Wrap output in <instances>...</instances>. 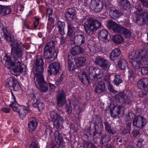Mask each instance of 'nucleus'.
<instances>
[{"label":"nucleus","instance_id":"47","mask_svg":"<svg viewBox=\"0 0 148 148\" xmlns=\"http://www.w3.org/2000/svg\"><path fill=\"white\" fill-rule=\"evenodd\" d=\"M122 82V80L121 79L119 75H115V78L113 81V83L118 85L121 84Z\"/></svg>","mask_w":148,"mask_h":148},{"label":"nucleus","instance_id":"58","mask_svg":"<svg viewBox=\"0 0 148 148\" xmlns=\"http://www.w3.org/2000/svg\"><path fill=\"white\" fill-rule=\"evenodd\" d=\"M66 110L69 113H71L72 112V107L71 106L70 102H69V105L67 104L66 105Z\"/></svg>","mask_w":148,"mask_h":148},{"label":"nucleus","instance_id":"54","mask_svg":"<svg viewBox=\"0 0 148 148\" xmlns=\"http://www.w3.org/2000/svg\"><path fill=\"white\" fill-rule=\"evenodd\" d=\"M97 68H95L93 66H91L87 69L88 71H89V73L90 74L92 75L95 73V70Z\"/></svg>","mask_w":148,"mask_h":148},{"label":"nucleus","instance_id":"55","mask_svg":"<svg viewBox=\"0 0 148 148\" xmlns=\"http://www.w3.org/2000/svg\"><path fill=\"white\" fill-rule=\"evenodd\" d=\"M58 27V29H64L65 23L61 21H59L57 23Z\"/></svg>","mask_w":148,"mask_h":148},{"label":"nucleus","instance_id":"24","mask_svg":"<svg viewBox=\"0 0 148 148\" xmlns=\"http://www.w3.org/2000/svg\"><path fill=\"white\" fill-rule=\"evenodd\" d=\"M80 80L85 85H88L89 84V79L85 72H81L78 74Z\"/></svg>","mask_w":148,"mask_h":148},{"label":"nucleus","instance_id":"18","mask_svg":"<svg viewBox=\"0 0 148 148\" xmlns=\"http://www.w3.org/2000/svg\"><path fill=\"white\" fill-rule=\"evenodd\" d=\"M57 100L59 106H61L65 104L66 101L65 92L63 90H62L57 94Z\"/></svg>","mask_w":148,"mask_h":148},{"label":"nucleus","instance_id":"51","mask_svg":"<svg viewBox=\"0 0 148 148\" xmlns=\"http://www.w3.org/2000/svg\"><path fill=\"white\" fill-rule=\"evenodd\" d=\"M14 82V84L12 87L13 88L15 91H18L20 88V86L17 80H15Z\"/></svg>","mask_w":148,"mask_h":148},{"label":"nucleus","instance_id":"2","mask_svg":"<svg viewBox=\"0 0 148 148\" xmlns=\"http://www.w3.org/2000/svg\"><path fill=\"white\" fill-rule=\"evenodd\" d=\"M101 26V23L98 20L93 18L87 19L84 25L85 32L90 35L94 34Z\"/></svg>","mask_w":148,"mask_h":148},{"label":"nucleus","instance_id":"19","mask_svg":"<svg viewBox=\"0 0 148 148\" xmlns=\"http://www.w3.org/2000/svg\"><path fill=\"white\" fill-rule=\"evenodd\" d=\"M106 90V86L103 81L97 82L95 84V93H101L104 92Z\"/></svg>","mask_w":148,"mask_h":148},{"label":"nucleus","instance_id":"23","mask_svg":"<svg viewBox=\"0 0 148 148\" xmlns=\"http://www.w3.org/2000/svg\"><path fill=\"white\" fill-rule=\"evenodd\" d=\"M109 14L110 16L114 19L118 18L121 15V12L113 7L110 8Z\"/></svg>","mask_w":148,"mask_h":148},{"label":"nucleus","instance_id":"12","mask_svg":"<svg viewBox=\"0 0 148 148\" xmlns=\"http://www.w3.org/2000/svg\"><path fill=\"white\" fill-rule=\"evenodd\" d=\"M58 53L56 51H53L50 50L44 49L43 56L44 58L49 62L55 60L57 56Z\"/></svg>","mask_w":148,"mask_h":148},{"label":"nucleus","instance_id":"62","mask_svg":"<svg viewBox=\"0 0 148 148\" xmlns=\"http://www.w3.org/2000/svg\"><path fill=\"white\" fill-rule=\"evenodd\" d=\"M131 130L125 127V128L122 131V133L125 134L129 133Z\"/></svg>","mask_w":148,"mask_h":148},{"label":"nucleus","instance_id":"44","mask_svg":"<svg viewBox=\"0 0 148 148\" xmlns=\"http://www.w3.org/2000/svg\"><path fill=\"white\" fill-rule=\"evenodd\" d=\"M15 80H16L14 78H11L10 79H8L6 82V86L9 87H12L14 84V82Z\"/></svg>","mask_w":148,"mask_h":148},{"label":"nucleus","instance_id":"63","mask_svg":"<svg viewBox=\"0 0 148 148\" xmlns=\"http://www.w3.org/2000/svg\"><path fill=\"white\" fill-rule=\"evenodd\" d=\"M147 94V92L145 90L140 91L139 92V95L140 97H143Z\"/></svg>","mask_w":148,"mask_h":148},{"label":"nucleus","instance_id":"4","mask_svg":"<svg viewBox=\"0 0 148 148\" xmlns=\"http://www.w3.org/2000/svg\"><path fill=\"white\" fill-rule=\"evenodd\" d=\"M43 72L40 70L35 71L34 72V82L36 85V83H37L41 91L45 92L48 90V86L44 80L43 75Z\"/></svg>","mask_w":148,"mask_h":148},{"label":"nucleus","instance_id":"49","mask_svg":"<svg viewBox=\"0 0 148 148\" xmlns=\"http://www.w3.org/2000/svg\"><path fill=\"white\" fill-rule=\"evenodd\" d=\"M119 67L122 70H124L127 67V62L125 60H123L119 64Z\"/></svg>","mask_w":148,"mask_h":148},{"label":"nucleus","instance_id":"26","mask_svg":"<svg viewBox=\"0 0 148 148\" xmlns=\"http://www.w3.org/2000/svg\"><path fill=\"white\" fill-rule=\"evenodd\" d=\"M32 120L28 124V128L29 131L32 132L36 129L38 125V122L35 118L32 117Z\"/></svg>","mask_w":148,"mask_h":148},{"label":"nucleus","instance_id":"20","mask_svg":"<svg viewBox=\"0 0 148 148\" xmlns=\"http://www.w3.org/2000/svg\"><path fill=\"white\" fill-rule=\"evenodd\" d=\"M44 64V62L42 57L41 56H38L35 62L36 71L40 70L43 71Z\"/></svg>","mask_w":148,"mask_h":148},{"label":"nucleus","instance_id":"39","mask_svg":"<svg viewBox=\"0 0 148 148\" xmlns=\"http://www.w3.org/2000/svg\"><path fill=\"white\" fill-rule=\"evenodd\" d=\"M104 80L106 82H108L107 85L108 90L112 93H116L117 92L116 91L114 90L112 85L110 84L111 82H110V79L109 77H108L107 78H104Z\"/></svg>","mask_w":148,"mask_h":148},{"label":"nucleus","instance_id":"57","mask_svg":"<svg viewBox=\"0 0 148 148\" xmlns=\"http://www.w3.org/2000/svg\"><path fill=\"white\" fill-rule=\"evenodd\" d=\"M52 12V10L50 9H48L47 10V16H48L49 19L51 18V15Z\"/></svg>","mask_w":148,"mask_h":148},{"label":"nucleus","instance_id":"11","mask_svg":"<svg viewBox=\"0 0 148 148\" xmlns=\"http://www.w3.org/2000/svg\"><path fill=\"white\" fill-rule=\"evenodd\" d=\"M12 47L11 53L14 57L16 58H21L23 54V51L19 44L16 42L10 45Z\"/></svg>","mask_w":148,"mask_h":148},{"label":"nucleus","instance_id":"33","mask_svg":"<svg viewBox=\"0 0 148 148\" xmlns=\"http://www.w3.org/2000/svg\"><path fill=\"white\" fill-rule=\"evenodd\" d=\"M3 60L5 61V65L8 68H10L11 65L14 63L9 56L8 55H5L3 58Z\"/></svg>","mask_w":148,"mask_h":148},{"label":"nucleus","instance_id":"32","mask_svg":"<svg viewBox=\"0 0 148 148\" xmlns=\"http://www.w3.org/2000/svg\"><path fill=\"white\" fill-rule=\"evenodd\" d=\"M123 37L120 35L114 36L112 38V40L113 42L117 44H120L123 41Z\"/></svg>","mask_w":148,"mask_h":148},{"label":"nucleus","instance_id":"38","mask_svg":"<svg viewBox=\"0 0 148 148\" xmlns=\"http://www.w3.org/2000/svg\"><path fill=\"white\" fill-rule=\"evenodd\" d=\"M86 60L85 58L84 57H79L76 59L75 64H77L78 67H80L82 66L83 64L85 63Z\"/></svg>","mask_w":148,"mask_h":148},{"label":"nucleus","instance_id":"15","mask_svg":"<svg viewBox=\"0 0 148 148\" xmlns=\"http://www.w3.org/2000/svg\"><path fill=\"white\" fill-rule=\"evenodd\" d=\"M146 123L145 119L141 116L135 117L133 119V125L135 126L141 128L143 127Z\"/></svg>","mask_w":148,"mask_h":148},{"label":"nucleus","instance_id":"46","mask_svg":"<svg viewBox=\"0 0 148 148\" xmlns=\"http://www.w3.org/2000/svg\"><path fill=\"white\" fill-rule=\"evenodd\" d=\"M106 60L100 56H98L95 59V62L101 67Z\"/></svg>","mask_w":148,"mask_h":148},{"label":"nucleus","instance_id":"59","mask_svg":"<svg viewBox=\"0 0 148 148\" xmlns=\"http://www.w3.org/2000/svg\"><path fill=\"white\" fill-rule=\"evenodd\" d=\"M143 6L148 8V2L147 0H139Z\"/></svg>","mask_w":148,"mask_h":148},{"label":"nucleus","instance_id":"22","mask_svg":"<svg viewBox=\"0 0 148 148\" xmlns=\"http://www.w3.org/2000/svg\"><path fill=\"white\" fill-rule=\"evenodd\" d=\"M54 136L55 140L58 145L64 147V143L62 134L59 133L58 131L56 130L54 133Z\"/></svg>","mask_w":148,"mask_h":148},{"label":"nucleus","instance_id":"13","mask_svg":"<svg viewBox=\"0 0 148 148\" xmlns=\"http://www.w3.org/2000/svg\"><path fill=\"white\" fill-rule=\"evenodd\" d=\"M0 29L1 34L4 39L8 42H12L13 41V38L6 26L3 25L2 24H0Z\"/></svg>","mask_w":148,"mask_h":148},{"label":"nucleus","instance_id":"17","mask_svg":"<svg viewBox=\"0 0 148 148\" xmlns=\"http://www.w3.org/2000/svg\"><path fill=\"white\" fill-rule=\"evenodd\" d=\"M90 7L95 12H99L102 10L103 5L102 2L99 0H92Z\"/></svg>","mask_w":148,"mask_h":148},{"label":"nucleus","instance_id":"16","mask_svg":"<svg viewBox=\"0 0 148 148\" xmlns=\"http://www.w3.org/2000/svg\"><path fill=\"white\" fill-rule=\"evenodd\" d=\"M48 68V72L50 74L55 75L59 72L60 69V64L58 62H53L49 65Z\"/></svg>","mask_w":148,"mask_h":148},{"label":"nucleus","instance_id":"31","mask_svg":"<svg viewBox=\"0 0 148 148\" xmlns=\"http://www.w3.org/2000/svg\"><path fill=\"white\" fill-rule=\"evenodd\" d=\"M103 125L101 123H99L98 124H95L93 127L94 130V134L95 135L98 133L99 135L101 134L102 131L103 130Z\"/></svg>","mask_w":148,"mask_h":148},{"label":"nucleus","instance_id":"53","mask_svg":"<svg viewBox=\"0 0 148 148\" xmlns=\"http://www.w3.org/2000/svg\"><path fill=\"white\" fill-rule=\"evenodd\" d=\"M122 4L123 5V8L126 10H127L130 8V5L129 3L126 1H124L123 2Z\"/></svg>","mask_w":148,"mask_h":148},{"label":"nucleus","instance_id":"25","mask_svg":"<svg viewBox=\"0 0 148 148\" xmlns=\"http://www.w3.org/2000/svg\"><path fill=\"white\" fill-rule=\"evenodd\" d=\"M75 10L73 8H69L65 13V17L69 21L72 20L75 18Z\"/></svg>","mask_w":148,"mask_h":148},{"label":"nucleus","instance_id":"48","mask_svg":"<svg viewBox=\"0 0 148 148\" xmlns=\"http://www.w3.org/2000/svg\"><path fill=\"white\" fill-rule=\"evenodd\" d=\"M144 141V139L142 138H140L138 139L136 145V148H143Z\"/></svg>","mask_w":148,"mask_h":148},{"label":"nucleus","instance_id":"42","mask_svg":"<svg viewBox=\"0 0 148 148\" xmlns=\"http://www.w3.org/2000/svg\"><path fill=\"white\" fill-rule=\"evenodd\" d=\"M103 70L97 68L95 70V76L98 78H100L103 76Z\"/></svg>","mask_w":148,"mask_h":148},{"label":"nucleus","instance_id":"56","mask_svg":"<svg viewBox=\"0 0 148 148\" xmlns=\"http://www.w3.org/2000/svg\"><path fill=\"white\" fill-rule=\"evenodd\" d=\"M45 132L47 134L51 135L52 132V128L49 126L47 127L46 129Z\"/></svg>","mask_w":148,"mask_h":148},{"label":"nucleus","instance_id":"14","mask_svg":"<svg viewBox=\"0 0 148 148\" xmlns=\"http://www.w3.org/2000/svg\"><path fill=\"white\" fill-rule=\"evenodd\" d=\"M29 97L31 99V102L34 107H37L39 110L43 109L44 105L40 101L39 98L36 99L35 95L33 92L29 94Z\"/></svg>","mask_w":148,"mask_h":148},{"label":"nucleus","instance_id":"1","mask_svg":"<svg viewBox=\"0 0 148 148\" xmlns=\"http://www.w3.org/2000/svg\"><path fill=\"white\" fill-rule=\"evenodd\" d=\"M129 59L133 69H138L143 64H148V51L143 49L132 52L129 55Z\"/></svg>","mask_w":148,"mask_h":148},{"label":"nucleus","instance_id":"9","mask_svg":"<svg viewBox=\"0 0 148 148\" xmlns=\"http://www.w3.org/2000/svg\"><path fill=\"white\" fill-rule=\"evenodd\" d=\"M111 116L113 118L119 117L124 114V107L121 105L115 106L112 104L109 106Z\"/></svg>","mask_w":148,"mask_h":148},{"label":"nucleus","instance_id":"29","mask_svg":"<svg viewBox=\"0 0 148 148\" xmlns=\"http://www.w3.org/2000/svg\"><path fill=\"white\" fill-rule=\"evenodd\" d=\"M11 12V9L10 7L0 5V14L5 16L10 14Z\"/></svg>","mask_w":148,"mask_h":148},{"label":"nucleus","instance_id":"34","mask_svg":"<svg viewBox=\"0 0 148 148\" xmlns=\"http://www.w3.org/2000/svg\"><path fill=\"white\" fill-rule=\"evenodd\" d=\"M121 54V51L118 48H115L111 53L110 58L112 60L115 59L116 57L119 56Z\"/></svg>","mask_w":148,"mask_h":148},{"label":"nucleus","instance_id":"45","mask_svg":"<svg viewBox=\"0 0 148 148\" xmlns=\"http://www.w3.org/2000/svg\"><path fill=\"white\" fill-rule=\"evenodd\" d=\"M110 66V63L108 60H106L101 67L103 69L108 71L109 70Z\"/></svg>","mask_w":148,"mask_h":148},{"label":"nucleus","instance_id":"43","mask_svg":"<svg viewBox=\"0 0 148 148\" xmlns=\"http://www.w3.org/2000/svg\"><path fill=\"white\" fill-rule=\"evenodd\" d=\"M110 140V134H105L102 136L100 140V143L102 144L106 143V142L109 141Z\"/></svg>","mask_w":148,"mask_h":148},{"label":"nucleus","instance_id":"8","mask_svg":"<svg viewBox=\"0 0 148 148\" xmlns=\"http://www.w3.org/2000/svg\"><path fill=\"white\" fill-rule=\"evenodd\" d=\"M10 107H12V109L14 111H16L19 114L21 119H23L25 117L29 111L27 107L19 105L13 102L9 105Z\"/></svg>","mask_w":148,"mask_h":148},{"label":"nucleus","instance_id":"10","mask_svg":"<svg viewBox=\"0 0 148 148\" xmlns=\"http://www.w3.org/2000/svg\"><path fill=\"white\" fill-rule=\"evenodd\" d=\"M23 64L17 60L15 59L14 63L9 69L11 73L13 75L17 76L20 73H22L23 71Z\"/></svg>","mask_w":148,"mask_h":148},{"label":"nucleus","instance_id":"28","mask_svg":"<svg viewBox=\"0 0 148 148\" xmlns=\"http://www.w3.org/2000/svg\"><path fill=\"white\" fill-rule=\"evenodd\" d=\"M148 84V79L145 78L141 79L137 82L138 86L141 89L145 88Z\"/></svg>","mask_w":148,"mask_h":148},{"label":"nucleus","instance_id":"36","mask_svg":"<svg viewBox=\"0 0 148 148\" xmlns=\"http://www.w3.org/2000/svg\"><path fill=\"white\" fill-rule=\"evenodd\" d=\"M44 49L53 51H56L55 49V42L54 41L51 40L48 42L45 46Z\"/></svg>","mask_w":148,"mask_h":148},{"label":"nucleus","instance_id":"40","mask_svg":"<svg viewBox=\"0 0 148 148\" xmlns=\"http://www.w3.org/2000/svg\"><path fill=\"white\" fill-rule=\"evenodd\" d=\"M108 31L105 30H101L98 34V36L99 38H101L104 40L107 39Z\"/></svg>","mask_w":148,"mask_h":148},{"label":"nucleus","instance_id":"6","mask_svg":"<svg viewBox=\"0 0 148 148\" xmlns=\"http://www.w3.org/2000/svg\"><path fill=\"white\" fill-rule=\"evenodd\" d=\"M136 9V22L139 25L143 24L144 23L148 24V12H143L140 8Z\"/></svg>","mask_w":148,"mask_h":148},{"label":"nucleus","instance_id":"41","mask_svg":"<svg viewBox=\"0 0 148 148\" xmlns=\"http://www.w3.org/2000/svg\"><path fill=\"white\" fill-rule=\"evenodd\" d=\"M68 35L70 36H72L74 34V27L71 23H68Z\"/></svg>","mask_w":148,"mask_h":148},{"label":"nucleus","instance_id":"35","mask_svg":"<svg viewBox=\"0 0 148 148\" xmlns=\"http://www.w3.org/2000/svg\"><path fill=\"white\" fill-rule=\"evenodd\" d=\"M75 108L76 109V113L78 115V117H79L81 115L82 112L85 109L84 106L82 104L80 103L76 106Z\"/></svg>","mask_w":148,"mask_h":148},{"label":"nucleus","instance_id":"30","mask_svg":"<svg viewBox=\"0 0 148 148\" xmlns=\"http://www.w3.org/2000/svg\"><path fill=\"white\" fill-rule=\"evenodd\" d=\"M73 58L68 57V66L69 69L70 71H73L78 67L77 64L73 63L72 60Z\"/></svg>","mask_w":148,"mask_h":148},{"label":"nucleus","instance_id":"37","mask_svg":"<svg viewBox=\"0 0 148 148\" xmlns=\"http://www.w3.org/2000/svg\"><path fill=\"white\" fill-rule=\"evenodd\" d=\"M104 125L106 130L110 134H114L116 132V131L115 129L113 127H111L107 121L105 122Z\"/></svg>","mask_w":148,"mask_h":148},{"label":"nucleus","instance_id":"50","mask_svg":"<svg viewBox=\"0 0 148 148\" xmlns=\"http://www.w3.org/2000/svg\"><path fill=\"white\" fill-rule=\"evenodd\" d=\"M83 147L84 148H96V147L92 143L89 142H84Z\"/></svg>","mask_w":148,"mask_h":148},{"label":"nucleus","instance_id":"61","mask_svg":"<svg viewBox=\"0 0 148 148\" xmlns=\"http://www.w3.org/2000/svg\"><path fill=\"white\" fill-rule=\"evenodd\" d=\"M140 133L139 130H134L132 132V134L135 137L138 136Z\"/></svg>","mask_w":148,"mask_h":148},{"label":"nucleus","instance_id":"52","mask_svg":"<svg viewBox=\"0 0 148 148\" xmlns=\"http://www.w3.org/2000/svg\"><path fill=\"white\" fill-rule=\"evenodd\" d=\"M141 72L143 75H145L148 74V67L144 66L142 68Z\"/></svg>","mask_w":148,"mask_h":148},{"label":"nucleus","instance_id":"3","mask_svg":"<svg viewBox=\"0 0 148 148\" xmlns=\"http://www.w3.org/2000/svg\"><path fill=\"white\" fill-rule=\"evenodd\" d=\"M108 27L113 30L115 33H118L122 34L125 37L130 38L131 33L129 29L119 25L111 20H110L108 22Z\"/></svg>","mask_w":148,"mask_h":148},{"label":"nucleus","instance_id":"64","mask_svg":"<svg viewBox=\"0 0 148 148\" xmlns=\"http://www.w3.org/2000/svg\"><path fill=\"white\" fill-rule=\"evenodd\" d=\"M128 77H135V74L133 71L131 69L128 71Z\"/></svg>","mask_w":148,"mask_h":148},{"label":"nucleus","instance_id":"5","mask_svg":"<svg viewBox=\"0 0 148 148\" xmlns=\"http://www.w3.org/2000/svg\"><path fill=\"white\" fill-rule=\"evenodd\" d=\"M115 98L120 103L125 105H130L132 100L130 90L126 91L125 93L121 92L116 94Z\"/></svg>","mask_w":148,"mask_h":148},{"label":"nucleus","instance_id":"7","mask_svg":"<svg viewBox=\"0 0 148 148\" xmlns=\"http://www.w3.org/2000/svg\"><path fill=\"white\" fill-rule=\"evenodd\" d=\"M50 116L53 122V125L58 130H60L63 127L62 124L64 122L63 117L59 114L52 111L50 112Z\"/></svg>","mask_w":148,"mask_h":148},{"label":"nucleus","instance_id":"60","mask_svg":"<svg viewBox=\"0 0 148 148\" xmlns=\"http://www.w3.org/2000/svg\"><path fill=\"white\" fill-rule=\"evenodd\" d=\"M29 148H39L37 144L34 142H32L29 146Z\"/></svg>","mask_w":148,"mask_h":148},{"label":"nucleus","instance_id":"21","mask_svg":"<svg viewBox=\"0 0 148 148\" xmlns=\"http://www.w3.org/2000/svg\"><path fill=\"white\" fill-rule=\"evenodd\" d=\"M83 49L79 46H76L72 48L70 51L68 53V57L74 58V56L79 54L83 53Z\"/></svg>","mask_w":148,"mask_h":148},{"label":"nucleus","instance_id":"27","mask_svg":"<svg viewBox=\"0 0 148 148\" xmlns=\"http://www.w3.org/2000/svg\"><path fill=\"white\" fill-rule=\"evenodd\" d=\"M85 38L84 36L82 34L76 35L75 37L74 42L75 43L78 45H81L84 43Z\"/></svg>","mask_w":148,"mask_h":148}]
</instances>
